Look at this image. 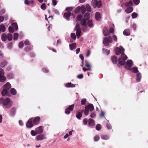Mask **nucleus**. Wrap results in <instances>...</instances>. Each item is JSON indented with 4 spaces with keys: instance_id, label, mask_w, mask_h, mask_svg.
I'll list each match as a JSON object with an SVG mask.
<instances>
[{
    "instance_id": "f257e3e1",
    "label": "nucleus",
    "mask_w": 148,
    "mask_h": 148,
    "mask_svg": "<svg viewBox=\"0 0 148 148\" xmlns=\"http://www.w3.org/2000/svg\"><path fill=\"white\" fill-rule=\"evenodd\" d=\"M12 105V103L10 99L7 97L4 99L3 104V107L5 109H9Z\"/></svg>"
},
{
    "instance_id": "f03ea898",
    "label": "nucleus",
    "mask_w": 148,
    "mask_h": 148,
    "mask_svg": "<svg viewBox=\"0 0 148 148\" xmlns=\"http://www.w3.org/2000/svg\"><path fill=\"white\" fill-rule=\"evenodd\" d=\"M127 57L125 55L122 54L121 57L119 59V63L121 65H124L125 63V60L127 59Z\"/></svg>"
},
{
    "instance_id": "7ed1b4c3",
    "label": "nucleus",
    "mask_w": 148,
    "mask_h": 148,
    "mask_svg": "<svg viewBox=\"0 0 148 148\" xmlns=\"http://www.w3.org/2000/svg\"><path fill=\"white\" fill-rule=\"evenodd\" d=\"M124 49L122 46H120L119 47H116L115 49L116 54L117 55L122 54H125L124 53Z\"/></svg>"
},
{
    "instance_id": "20e7f679",
    "label": "nucleus",
    "mask_w": 148,
    "mask_h": 148,
    "mask_svg": "<svg viewBox=\"0 0 148 148\" xmlns=\"http://www.w3.org/2000/svg\"><path fill=\"white\" fill-rule=\"evenodd\" d=\"M112 38L111 36H110L108 37H105L103 40V44L106 46H108L109 45V43H112Z\"/></svg>"
},
{
    "instance_id": "39448f33",
    "label": "nucleus",
    "mask_w": 148,
    "mask_h": 148,
    "mask_svg": "<svg viewBox=\"0 0 148 148\" xmlns=\"http://www.w3.org/2000/svg\"><path fill=\"white\" fill-rule=\"evenodd\" d=\"M75 30L76 31V34L78 38L81 36V29L79 27V25L78 23L76 24L75 27L74 28Z\"/></svg>"
},
{
    "instance_id": "423d86ee",
    "label": "nucleus",
    "mask_w": 148,
    "mask_h": 148,
    "mask_svg": "<svg viewBox=\"0 0 148 148\" xmlns=\"http://www.w3.org/2000/svg\"><path fill=\"white\" fill-rule=\"evenodd\" d=\"M33 119H30L28 120L26 123V126L28 128H31L34 126V123L33 122Z\"/></svg>"
},
{
    "instance_id": "0eeeda50",
    "label": "nucleus",
    "mask_w": 148,
    "mask_h": 148,
    "mask_svg": "<svg viewBox=\"0 0 148 148\" xmlns=\"http://www.w3.org/2000/svg\"><path fill=\"white\" fill-rule=\"evenodd\" d=\"M74 104H72L68 108H66L65 110V113L67 115H69L71 111H72L74 109Z\"/></svg>"
},
{
    "instance_id": "6e6552de",
    "label": "nucleus",
    "mask_w": 148,
    "mask_h": 148,
    "mask_svg": "<svg viewBox=\"0 0 148 148\" xmlns=\"http://www.w3.org/2000/svg\"><path fill=\"white\" fill-rule=\"evenodd\" d=\"M133 66V62L131 60H128L125 66L126 69L130 70V68Z\"/></svg>"
},
{
    "instance_id": "1a4fd4ad",
    "label": "nucleus",
    "mask_w": 148,
    "mask_h": 148,
    "mask_svg": "<svg viewBox=\"0 0 148 148\" xmlns=\"http://www.w3.org/2000/svg\"><path fill=\"white\" fill-rule=\"evenodd\" d=\"M46 139L47 138L45 137V135L44 134H40L36 137V140H41Z\"/></svg>"
},
{
    "instance_id": "9d476101",
    "label": "nucleus",
    "mask_w": 148,
    "mask_h": 148,
    "mask_svg": "<svg viewBox=\"0 0 148 148\" xmlns=\"http://www.w3.org/2000/svg\"><path fill=\"white\" fill-rule=\"evenodd\" d=\"M93 3L98 8H100L101 5V2L100 1H98L96 0H92V1Z\"/></svg>"
},
{
    "instance_id": "9b49d317",
    "label": "nucleus",
    "mask_w": 148,
    "mask_h": 148,
    "mask_svg": "<svg viewBox=\"0 0 148 148\" xmlns=\"http://www.w3.org/2000/svg\"><path fill=\"white\" fill-rule=\"evenodd\" d=\"M1 95L3 96H10L11 95L10 93L8 92V90H6L5 89H3V90L2 91Z\"/></svg>"
},
{
    "instance_id": "f8f14e48",
    "label": "nucleus",
    "mask_w": 148,
    "mask_h": 148,
    "mask_svg": "<svg viewBox=\"0 0 148 148\" xmlns=\"http://www.w3.org/2000/svg\"><path fill=\"white\" fill-rule=\"evenodd\" d=\"M40 120V117L37 116L35 117L34 120H33L34 124L35 125H37L39 123Z\"/></svg>"
},
{
    "instance_id": "ddd939ff",
    "label": "nucleus",
    "mask_w": 148,
    "mask_h": 148,
    "mask_svg": "<svg viewBox=\"0 0 148 148\" xmlns=\"http://www.w3.org/2000/svg\"><path fill=\"white\" fill-rule=\"evenodd\" d=\"M71 15V12H65L64 14V16L67 20L69 21L70 19V17Z\"/></svg>"
},
{
    "instance_id": "4468645a",
    "label": "nucleus",
    "mask_w": 148,
    "mask_h": 148,
    "mask_svg": "<svg viewBox=\"0 0 148 148\" xmlns=\"http://www.w3.org/2000/svg\"><path fill=\"white\" fill-rule=\"evenodd\" d=\"M35 131L37 134H38L42 133L43 132L42 126H41L36 128Z\"/></svg>"
},
{
    "instance_id": "2eb2a0df",
    "label": "nucleus",
    "mask_w": 148,
    "mask_h": 148,
    "mask_svg": "<svg viewBox=\"0 0 148 148\" xmlns=\"http://www.w3.org/2000/svg\"><path fill=\"white\" fill-rule=\"evenodd\" d=\"M103 33L104 36H107L109 34V32L107 28L106 27H105L103 28Z\"/></svg>"
},
{
    "instance_id": "dca6fc26",
    "label": "nucleus",
    "mask_w": 148,
    "mask_h": 148,
    "mask_svg": "<svg viewBox=\"0 0 148 148\" xmlns=\"http://www.w3.org/2000/svg\"><path fill=\"white\" fill-rule=\"evenodd\" d=\"M85 107L87 109L90 110V112L92 111L94 109L93 105L91 103L89 104L88 105L86 106Z\"/></svg>"
},
{
    "instance_id": "f3484780",
    "label": "nucleus",
    "mask_w": 148,
    "mask_h": 148,
    "mask_svg": "<svg viewBox=\"0 0 148 148\" xmlns=\"http://www.w3.org/2000/svg\"><path fill=\"white\" fill-rule=\"evenodd\" d=\"M16 111V108L14 107L11 108L10 110V114L12 116H14L15 114Z\"/></svg>"
},
{
    "instance_id": "a211bd4d",
    "label": "nucleus",
    "mask_w": 148,
    "mask_h": 148,
    "mask_svg": "<svg viewBox=\"0 0 148 148\" xmlns=\"http://www.w3.org/2000/svg\"><path fill=\"white\" fill-rule=\"evenodd\" d=\"M111 60L114 64H116L117 62V58L115 56H112L111 58Z\"/></svg>"
},
{
    "instance_id": "6ab92c4d",
    "label": "nucleus",
    "mask_w": 148,
    "mask_h": 148,
    "mask_svg": "<svg viewBox=\"0 0 148 148\" xmlns=\"http://www.w3.org/2000/svg\"><path fill=\"white\" fill-rule=\"evenodd\" d=\"M95 17L97 21H99L101 18V15L99 13L97 12L95 13Z\"/></svg>"
},
{
    "instance_id": "aec40b11",
    "label": "nucleus",
    "mask_w": 148,
    "mask_h": 148,
    "mask_svg": "<svg viewBox=\"0 0 148 148\" xmlns=\"http://www.w3.org/2000/svg\"><path fill=\"white\" fill-rule=\"evenodd\" d=\"M11 87V86L10 84H5L3 87V89L7 90L10 89Z\"/></svg>"
},
{
    "instance_id": "412c9836",
    "label": "nucleus",
    "mask_w": 148,
    "mask_h": 148,
    "mask_svg": "<svg viewBox=\"0 0 148 148\" xmlns=\"http://www.w3.org/2000/svg\"><path fill=\"white\" fill-rule=\"evenodd\" d=\"M123 34L126 36H129L130 34V30L129 29H125L123 32Z\"/></svg>"
},
{
    "instance_id": "4be33fe9",
    "label": "nucleus",
    "mask_w": 148,
    "mask_h": 148,
    "mask_svg": "<svg viewBox=\"0 0 148 148\" xmlns=\"http://www.w3.org/2000/svg\"><path fill=\"white\" fill-rule=\"evenodd\" d=\"M33 46L32 45H29L26 47L24 49L25 51L26 52H28L32 49Z\"/></svg>"
},
{
    "instance_id": "5701e85b",
    "label": "nucleus",
    "mask_w": 148,
    "mask_h": 148,
    "mask_svg": "<svg viewBox=\"0 0 148 148\" xmlns=\"http://www.w3.org/2000/svg\"><path fill=\"white\" fill-rule=\"evenodd\" d=\"M133 10V8L132 7H128L125 10V11L127 13H129L132 12Z\"/></svg>"
},
{
    "instance_id": "b1692460",
    "label": "nucleus",
    "mask_w": 148,
    "mask_h": 148,
    "mask_svg": "<svg viewBox=\"0 0 148 148\" xmlns=\"http://www.w3.org/2000/svg\"><path fill=\"white\" fill-rule=\"evenodd\" d=\"M88 125L90 126H92L94 124V121L92 119H89L88 120Z\"/></svg>"
},
{
    "instance_id": "393cba45",
    "label": "nucleus",
    "mask_w": 148,
    "mask_h": 148,
    "mask_svg": "<svg viewBox=\"0 0 148 148\" xmlns=\"http://www.w3.org/2000/svg\"><path fill=\"white\" fill-rule=\"evenodd\" d=\"M12 27L15 30H17L18 29V25L16 23H12Z\"/></svg>"
},
{
    "instance_id": "a878e982",
    "label": "nucleus",
    "mask_w": 148,
    "mask_h": 148,
    "mask_svg": "<svg viewBox=\"0 0 148 148\" xmlns=\"http://www.w3.org/2000/svg\"><path fill=\"white\" fill-rule=\"evenodd\" d=\"M7 36L5 33H3L2 35L1 39L3 41H5L7 40Z\"/></svg>"
},
{
    "instance_id": "bb28decb",
    "label": "nucleus",
    "mask_w": 148,
    "mask_h": 148,
    "mask_svg": "<svg viewBox=\"0 0 148 148\" xmlns=\"http://www.w3.org/2000/svg\"><path fill=\"white\" fill-rule=\"evenodd\" d=\"M141 77V74L140 73H138L136 74V80L137 82H140Z\"/></svg>"
},
{
    "instance_id": "cd10ccee",
    "label": "nucleus",
    "mask_w": 148,
    "mask_h": 148,
    "mask_svg": "<svg viewBox=\"0 0 148 148\" xmlns=\"http://www.w3.org/2000/svg\"><path fill=\"white\" fill-rule=\"evenodd\" d=\"M76 46V43H73L69 45V47L72 50L75 48Z\"/></svg>"
},
{
    "instance_id": "c85d7f7f",
    "label": "nucleus",
    "mask_w": 148,
    "mask_h": 148,
    "mask_svg": "<svg viewBox=\"0 0 148 148\" xmlns=\"http://www.w3.org/2000/svg\"><path fill=\"white\" fill-rule=\"evenodd\" d=\"M101 138L104 140H107L109 138V137L107 135H101Z\"/></svg>"
},
{
    "instance_id": "c756f323",
    "label": "nucleus",
    "mask_w": 148,
    "mask_h": 148,
    "mask_svg": "<svg viewBox=\"0 0 148 148\" xmlns=\"http://www.w3.org/2000/svg\"><path fill=\"white\" fill-rule=\"evenodd\" d=\"M76 113V117L78 119H80L82 116V113L78 111H77Z\"/></svg>"
},
{
    "instance_id": "7c9ffc66",
    "label": "nucleus",
    "mask_w": 148,
    "mask_h": 148,
    "mask_svg": "<svg viewBox=\"0 0 148 148\" xmlns=\"http://www.w3.org/2000/svg\"><path fill=\"white\" fill-rule=\"evenodd\" d=\"M5 27L3 24L0 25V30L1 32H4L5 31Z\"/></svg>"
},
{
    "instance_id": "2f4dec72",
    "label": "nucleus",
    "mask_w": 148,
    "mask_h": 148,
    "mask_svg": "<svg viewBox=\"0 0 148 148\" xmlns=\"http://www.w3.org/2000/svg\"><path fill=\"white\" fill-rule=\"evenodd\" d=\"M7 77L9 79H12L14 77V75L12 73H10L7 74Z\"/></svg>"
},
{
    "instance_id": "473e14b6",
    "label": "nucleus",
    "mask_w": 148,
    "mask_h": 148,
    "mask_svg": "<svg viewBox=\"0 0 148 148\" xmlns=\"http://www.w3.org/2000/svg\"><path fill=\"white\" fill-rule=\"evenodd\" d=\"M85 66L88 68H90V69L91 68V65L90 64L89 62L87 60H85Z\"/></svg>"
},
{
    "instance_id": "72a5a7b5",
    "label": "nucleus",
    "mask_w": 148,
    "mask_h": 148,
    "mask_svg": "<svg viewBox=\"0 0 148 148\" xmlns=\"http://www.w3.org/2000/svg\"><path fill=\"white\" fill-rule=\"evenodd\" d=\"M87 24L90 27H93V24L91 20H89L87 22Z\"/></svg>"
},
{
    "instance_id": "f704fd0d",
    "label": "nucleus",
    "mask_w": 148,
    "mask_h": 148,
    "mask_svg": "<svg viewBox=\"0 0 148 148\" xmlns=\"http://www.w3.org/2000/svg\"><path fill=\"white\" fill-rule=\"evenodd\" d=\"M81 24L82 26H86V21L85 19H83L81 20Z\"/></svg>"
},
{
    "instance_id": "c9c22d12",
    "label": "nucleus",
    "mask_w": 148,
    "mask_h": 148,
    "mask_svg": "<svg viewBox=\"0 0 148 148\" xmlns=\"http://www.w3.org/2000/svg\"><path fill=\"white\" fill-rule=\"evenodd\" d=\"M11 94L13 95H15L17 93L16 90L14 88H12L10 89Z\"/></svg>"
},
{
    "instance_id": "e433bc0d",
    "label": "nucleus",
    "mask_w": 148,
    "mask_h": 148,
    "mask_svg": "<svg viewBox=\"0 0 148 148\" xmlns=\"http://www.w3.org/2000/svg\"><path fill=\"white\" fill-rule=\"evenodd\" d=\"M133 5V3L131 1L127 2L125 4V5L127 7H129L132 6Z\"/></svg>"
},
{
    "instance_id": "4c0bfd02",
    "label": "nucleus",
    "mask_w": 148,
    "mask_h": 148,
    "mask_svg": "<svg viewBox=\"0 0 148 148\" xmlns=\"http://www.w3.org/2000/svg\"><path fill=\"white\" fill-rule=\"evenodd\" d=\"M81 10L82 14H84L85 13L86 8L83 5L81 6Z\"/></svg>"
},
{
    "instance_id": "58836bf2",
    "label": "nucleus",
    "mask_w": 148,
    "mask_h": 148,
    "mask_svg": "<svg viewBox=\"0 0 148 148\" xmlns=\"http://www.w3.org/2000/svg\"><path fill=\"white\" fill-rule=\"evenodd\" d=\"M8 64V62L6 61H4L1 63L0 64V66L2 68L6 66Z\"/></svg>"
},
{
    "instance_id": "ea45409f",
    "label": "nucleus",
    "mask_w": 148,
    "mask_h": 148,
    "mask_svg": "<svg viewBox=\"0 0 148 148\" xmlns=\"http://www.w3.org/2000/svg\"><path fill=\"white\" fill-rule=\"evenodd\" d=\"M7 38L8 40L10 41L12 39V35L8 33L7 34Z\"/></svg>"
},
{
    "instance_id": "a19ab883",
    "label": "nucleus",
    "mask_w": 148,
    "mask_h": 148,
    "mask_svg": "<svg viewBox=\"0 0 148 148\" xmlns=\"http://www.w3.org/2000/svg\"><path fill=\"white\" fill-rule=\"evenodd\" d=\"M81 9V7L80 6H78L76 8L75 10V12L76 13H79Z\"/></svg>"
},
{
    "instance_id": "79ce46f5",
    "label": "nucleus",
    "mask_w": 148,
    "mask_h": 148,
    "mask_svg": "<svg viewBox=\"0 0 148 148\" xmlns=\"http://www.w3.org/2000/svg\"><path fill=\"white\" fill-rule=\"evenodd\" d=\"M18 37V34L17 33H15L14 34L13 39L15 40H17Z\"/></svg>"
},
{
    "instance_id": "37998d69",
    "label": "nucleus",
    "mask_w": 148,
    "mask_h": 148,
    "mask_svg": "<svg viewBox=\"0 0 148 148\" xmlns=\"http://www.w3.org/2000/svg\"><path fill=\"white\" fill-rule=\"evenodd\" d=\"M6 79V77L4 76H1V77H0V82H3Z\"/></svg>"
},
{
    "instance_id": "c03bdc74",
    "label": "nucleus",
    "mask_w": 148,
    "mask_h": 148,
    "mask_svg": "<svg viewBox=\"0 0 148 148\" xmlns=\"http://www.w3.org/2000/svg\"><path fill=\"white\" fill-rule=\"evenodd\" d=\"M86 7L87 10V11L89 12H90L91 11V8L90 5L88 4L86 5Z\"/></svg>"
},
{
    "instance_id": "a18cd8bd",
    "label": "nucleus",
    "mask_w": 148,
    "mask_h": 148,
    "mask_svg": "<svg viewBox=\"0 0 148 148\" xmlns=\"http://www.w3.org/2000/svg\"><path fill=\"white\" fill-rule=\"evenodd\" d=\"M65 86L68 88H73L75 87V85L73 84H66Z\"/></svg>"
},
{
    "instance_id": "49530a36",
    "label": "nucleus",
    "mask_w": 148,
    "mask_h": 148,
    "mask_svg": "<svg viewBox=\"0 0 148 148\" xmlns=\"http://www.w3.org/2000/svg\"><path fill=\"white\" fill-rule=\"evenodd\" d=\"M134 73H137L138 72V70L137 68L136 67H133L132 69H130Z\"/></svg>"
},
{
    "instance_id": "de8ad7c7",
    "label": "nucleus",
    "mask_w": 148,
    "mask_h": 148,
    "mask_svg": "<svg viewBox=\"0 0 148 148\" xmlns=\"http://www.w3.org/2000/svg\"><path fill=\"white\" fill-rule=\"evenodd\" d=\"M8 30L10 32L13 33L14 32V29L11 26H10L8 27Z\"/></svg>"
},
{
    "instance_id": "09e8293b",
    "label": "nucleus",
    "mask_w": 148,
    "mask_h": 148,
    "mask_svg": "<svg viewBox=\"0 0 148 148\" xmlns=\"http://www.w3.org/2000/svg\"><path fill=\"white\" fill-rule=\"evenodd\" d=\"M41 8L43 10H45L46 8V5L45 3H43L40 6Z\"/></svg>"
},
{
    "instance_id": "8fccbe9b",
    "label": "nucleus",
    "mask_w": 148,
    "mask_h": 148,
    "mask_svg": "<svg viewBox=\"0 0 148 148\" xmlns=\"http://www.w3.org/2000/svg\"><path fill=\"white\" fill-rule=\"evenodd\" d=\"M138 16V14L137 13L134 12L132 14V17L133 18H135Z\"/></svg>"
},
{
    "instance_id": "3c124183",
    "label": "nucleus",
    "mask_w": 148,
    "mask_h": 148,
    "mask_svg": "<svg viewBox=\"0 0 148 148\" xmlns=\"http://www.w3.org/2000/svg\"><path fill=\"white\" fill-rule=\"evenodd\" d=\"M90 14L87 12L84 15V18L86 20L88 19L89 18Z\"/></svg>"
},
{
    "instance_id": "603ef678",
    "label": "nucleus",
    "mask_w": 148,
    "mask_h": 148,
    "mask_svg": "<svg viewBox=\"0 0 148 148\" xmlns=\"http://www.w3.org/2000/svg\"><path fill=\"white\" fill-rule=\"evenodd\" d=\"M101 125L99 124H97L96 126V129L97 130L99 131L101 129Z\"/></svg>"
},
{
    "instance_id": "864d4df0",
    "label": "nucleus",
    "mask_w": 148,
    "mask_h": 148,
    "mask_svg": "<svg viewBox=\"0 0 148 148\" xmlns=\"http://www.w3.org/2000/svg\"><path fill=\"white\" fill-rule=\"evenodd\" d=\"M99 136L98 135H96L94 137V140L95 141L97 142L99 140Z\"/></svg>"
},
{
    "instance_id": "5fc2aeb1",
    "label": "nucleus",
    "mask_w": 148,
    "mask_h": 148,
    "mask_svg": "<svg viewBox=\"0 0 148 148\" xmlns=\"http://www.w3.org/2000/svg\"><path fill=\"white\" fill-rule=\"evenodd\" d=\"M89 110L87 109V108L85 107V109L84 110V114L86 115H88V114L89 112Z\"/></svg>"
},
{
    "instance_id": "6e6d98bb",
    "label": "nucleus",
    "mask_w": 148,
    "mask_h": 148,
    "mask_svg": "<svg viewBox=\"0 0 148 148\" xmlns=\"http://www.w3.org/2000/svg\"><path fill=\"white\" fill-rule=\"evenodd\" d=\"M89 110L87 109V108L85 107V109L84 110V114L86 115H88V114L89 112Z\"/></svg>"
},
{
    "instance_id": "4d7b16f0",
    "label": "nucleus",
    "mask_w": 148,
    "mask_h": 148,
    "mask_svg": "<svg viewBox=\"0 0 148 148\" xmlns=\"http://www.w3.org/2000/svg\"><path fill=\"white\" fill-rule=\"evenodd\" d=\"M4 72L3 70L0 68V77H1V76H4Z\"/></svg>"
},
{
    "instance_id": "13d9d810",
    "label": "nucleus",
    "mask_w": 148,
    "mask_h": 148,
    "mask_svg": "<svg viewBox=\"0 0 148 148\" xmlns=\"http://www.w3.org/2000/svg\"><path fill=\"white\" fill-rule=\"evenodd\" d=\"M31 134L32 136H36L37 133L36 131H35L32 130L31 131Z\"/></svg>"
},
{
    "instance_id": "bf43d9fd",
    "label": "nucleus",
    "mask_w": 148,
    "mask_h": 148,
    "mask_svg": "<svg viewBox=\"0 0 148 148\" xmlns=\"http://www.w3.org/2000/svg\"><path fill=\"white\" fill-rule=\"evenodd\" d=\"M86 99L85 98L83 99L81 101V104L82 105H85L86 103Z\"/></svg>"
},
{
    "instance_id": "052dcab7",
    "label": "nucleus",
    "mask_w": 148,
    "mask_h": 148,
    "mask_svg": "<svg viewBox=\"0 0 148 148\" xmlns=\"http://www.w3.org/2000/svg\"><path fill=\"white\" fill-rule=\"evenodd\" d=\"M71 36L73 40H75L76 38V36L74 33H72L71 35Z\"/></svg>"
},
{
    "instance_id": "680f3d73",
    "label": "nucleus",
    "mask_w": 148,
    "mask_h": 148,
    "mask_svg": "<svg viewBox=\"0 0 148 148\" xmlns=\"http://www.w3.org/2000/svg\"><path fill=\"white\" fill-rule=\"evenodd\" d=\"M73 9V8L72 7H68L66 8L65 10L69 12L72 11Z\"/></svg>"
},
{
    "instance_id": "e2e57ef3",
    "label": "nucleus",
    "mask_w": 148,
    "mask_h": 148,
    "mask_svg": "<svg viewBox=\"0 0 148 148\" xmlns=\"http://www.w3.org/2000/svg\"><path fill=\"white\" fill-rule=\"evenodd\" d=\"M19 47L20 48H22L24 45V44L23 42H20L18 44Z\"/></svg>"
},
{
    "instance_id": "0e129e2a",
    "label": "nucleus",
    "mask_w": 148,
    "mask_h": 148,
    "mask_svg": "<svg viewBox=\"0 0 148 148\" xmlns=\"http://www.w3.org/2000/svg\"><path fill=\"white\" fill-rule=\"evenodd\" d=\"M82 16L81 15H79L77 17V19L78 21H81L82 19Z\"/></svg>"
},
{
    "instance_id": "69168bd1",
    "label": "nucleus",
    "mask_w": 148,
    "mask_h": 148,
    "mask_svg": "<svg viewBox=\"0 0 148 148\" xmlns=\"http://www.w3.org/2000/svg\"><path fill=\"white\" fill-rule=\"evenodd\" d=\"M90 116L92 118H94L96 116V114L94 112H92L90 115Z\"/></svg>"
},
{
    "instance_id": "338daca9",
    "label": "nucleus",
    "mask_w": 148,
    "mask_h": 148,
    "mask_svg": "<svg viewBox=\"0 0 148 148\" xmlns=\"http://www.w3.org/2000/svg\"><path fill=\"white\" fill-rule=\"evenodd\" d=\"M53 12L56 14L59 15V12L56 9H53Z\"/></svg>"
},
{
    "instance_id": "774afa93",
    "label": "nucleus",
    "mask_w": 148,
    "mask_h": 148,
    "mask_svg": "<svg viewBox=\"0 0 148 148\" xmlns=\"http://www.w3.org/2000/svg\"><path fill=\"white\" fill-rule=\"evenodd\" d=\"M12 47V43H9L8 45V47L9 49H11Z\"/></svg>"
}]
</instances>
